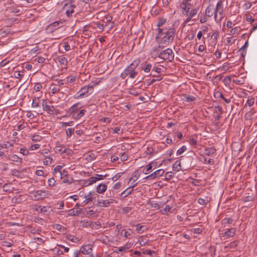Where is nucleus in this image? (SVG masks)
<instances>
[{"mask_svg": "<svg viewBox=\"0 0 257 257\" xmlns=\"http://www.w3.org/2000/svg\"><path fill=\"white\" fill-rule=\"evenodd\" d=\"M175 29L173 27L159 29L157 39H160V44L167 46L172 43L175 36Z\"/></svg>", "mask_w": 257, "mask_h": 257, "instance_id": "nucleus-1", "label": "nucleus"}, {"mask_svg": "<svg viewBox=\"0 0 257 257\" xmlns=\"http://www.w3.org/2000/svg\"><path fill=\"white\" fill-rule=\"evenodd\" d=\"M140 61L139 59H135L133 62L128 65L126 68L129 77L131 79L135 78L138 74V72L135 71V69L138 66Z\"/></svg>", "mask_w": 257, "mask_h": 257, "instance_id": "nucleus-2", "label": "nucleus"}, {"mask_svg": "<svg viewBox=\"0 0 257 257\" xmlns=\"http://www.w3.org/2000/svg\"><path fill=\"white\" fill-rule=\"evenodd\" d=\"M42 101L43 110L44 111L47 112L50 115H57L59 113V110L54 106L48 105L46 99H42Z\"/></svg>", "mask_w": 257, "mask_h": 257, "instance_id": "nucleus-3", "label": "nucleus"}, {"mask_svg": "<svg viewBox=\"0 0 257 257\" xmlns=\"http://www.w3.org/2000/svg\"><path fill=\"white\" fill-rule=\"evenodd\" d=\"M174 54L172 49L167 48L164 50L159 55V58L164 60L172 61L174 59Z\"/></svg>", "mask_w": 257, "mask_h": 257, "instance_id": "nucleus-4", "label": "nucleus"}, {"mask_svg": "<svg viewBox=\"0 0 257 257\" xmlns=\"http://www.w3.org/2000/svg\"><path fill=\"white\" fill-rule=\"evenodd\" d=\"M75 8V5L73 4L72 3H68L64 5L63 10L65 11L67 16L70 17L74 13Z\"/></svg>", "mask_w": 257, "mask_h": 257, "instance_id": "nucleus-5", "label": "nucleus"}, {"mask_svg": "<svg viewBox=\"0 0 257 257\" xmlns=\"http://www.w3.org/2000/svg\"><path fill=\"white\" fill-rule=\"evenodd\" d=\"M164 46H165V45L160 44L159 43V45L153 47L151 51V55L155 57H159V55H160V54L162 53L161 51Z\"/></svg>", "mask_w": 257, "mask_h": 257, "instance_id": "nucleus-6", "label": "nucleus"}, {"mask_svg": "<svg viewBox=\"0 0 257 257\" xmlns=\"http://www.w3.org/2000/svg\"><path fill=\"white\" fill-rule=\"evenodd\" d=\"M89 91L88 90V88L85 86L82 87L81 89L74 95V98L76 99L84 98L86 96V94H89Z\"/></svg>", "mask_w": 257, "mask_h": 257, "instance_id": "nucleus-7", "label": "nucleus"}, {"mask_svg": "<svg viewBox=\"0 0 257 257\" xmlns=\"http://www.w3.org/2000/svg\"><path fill=\"white\" fill-rule=\"evenodd\" d=\"M179 7L182 9L183 13L188 12V11L192 9V5L189 2H182L180 4Z\"/></svg>", "mask_w": 257, "mask_h": 257, "instance_id": "nucleus-8", "label": "nucleus"}, {"mask_svg": "<svg viewBox=\"0 0 257 257\" xmlns=\"http://www.w3.org/2000/svg\"><path fill=\"white\" fill-rule=\"evenodd\" d=\"M81 103L80 102H77L74 104L72 106L70 107L69 109V112L70 115L73 116L76 114V113L78 111L79 109L82 107L80 106Z\"/></svg>", "mask_w": 257, "mask_h": 257, "instance_id": "nucleus-9", "label": "nucleus"}, {"mask_svg": "<svg viewBox=\"0 0 257 257\" xmlns=\"http://www.w3.org/2000/svg\"><path fill=\"white\" fill-rule=\"evenodd\" d=\"M114 200L113 199H109L107 200H103L100 199L98 200L97 201V203L98 205L100 207H108L109 206L111 203H112L114 202Z\"/></svg>", "mask_w": 257, "mask_h": 257, "instance_id": "nucleus-10", "label": "nucleus"}, {"mask_svg": "<svg viewBox=\"0 0 257 257\" xmlns=\"http://www.w3.org/2000/svg\"><path fill=\"white\" fill-rule=\"evenodd\" d=\"M93 245L91 244L83 245L81 248V252L84 254H90L92 250Z\"/></svg>", "mask_w": 257, "mask_h": 257, "instance_id": "nucleus-11", "label": "nucleus"}, {"mask_svg": "<svg viewBox=\"0 0 257 257\" xmlns=\"http://www.w3.org/2000/svg\"><path fill=\"white\" fill-rule=\"evenodd\" d=\"M34 196L37 200H40L46 197L47 193L45 190H38L34 193Z\"/></svg>", "mask_w": 257, "mask_h": 257, "instance_id": "nucleus-12", "label": "nucleus"}, {"mask_svg": "<svg viewBox=\"0 0 257 257\" xmlns=\"http://www.w3.org/2000/svg\"><path fill=\"white\" fill-rule=\"evenodd\" d=\"M138 184V183H135L134 185L128 187L125 190L121 193V195L123 196V198L127 197L128 195L131 194L133 191V188Z\"/></svg>", "mask_w": 257, "mask_h": 257, "instance_id": "nucleus-13", "label": "nucleus"}, {"mask_svg": "<svg viewBox=\"0 0 257 257\" xmlns=\"http://www.w3.org/2000/svg\"><path fill=\"white\" fill-rule=\"evenodd\" d=\"M235 231H236V229L235 228H231V229H229L228 230H227V231L223 232V233H221V236L222 237H232V236H233L235 233Z\"/></svg>", "mask_w": 257, "mask_h": 257, "instance_id": "nucleus-14", "label": "nucleus"}, {"mask_svg": "<svg viewBox=\"0 0 257 257\" xmlns=\"http://www.w3.org/2000/svg\"><path fill=\"white\" fill-rule=\"evenodd\" d=\"M82 211V209L79 208H73L68 210V215L77 216H78Z\"/></svg>", "mask_w": 257, "mask_h": 257, "instance_id": "nucleus-15", "label": "nucleus"}, {"mask_svg": "<svg viewBox=\"0 0 257 257\" xmlns=\"http://www.w3.org/2000/svg\"><path fill=\"white\" fill-rule=\"evenodd\" d=\"M131 247V243H126L125 245L117 247L115 250V252H125L127 251Z\"/></svg>", "mask_w": 257, "mask_h": 257, "instance_id": "nucleus-16", "label": "nucleus"}, {"mask_svg": "<svg viewBox=\"0 0 257 257\" xmlns=\"http://www.w3.org/2000/svg\"><path fill=\"white\" fill-rule=\"evenodd\" d=\"M99 83L100 81H92L88 85L85 86L86 88H88L89 94L92 93L94 86L97 85Z\"/></svg>", "mask_w": 257, "mask_h": 257, "instance_id": "nucleus-17", "label": "nucleus"}, {"mask_svg": "<svg viewBox=\"0 0 257 257\" xmlns=\"http://www.w3.org/2000/svg\"><path fill=\"white\" fill-rule=\"evenodd\" d=\"M53 228L58 231L60 233L64 234L66 232V228L62 225L59 224H55L53 225Z\"/></svg>", "mask_w": 257, "mask_h": 257, "instance_id": "nucleus-18", "label": "nucleus"}, {"mask_svg": "<svg viewBox=\"0 0 257 257\" xmlns=\"http://www.w3.org/2000/svg\"><path fill=\"white\" fill-rule=\"evenodd\" d=\"M92 192H89L88 194H86L84 196V198L85 200L83 202V206L86 205L89 202H91L93 200V197L91 196Z\"/></svg>", "mask_w": 257, "mask_h": 257, "instance_id": "nucleus-19", "label": "nucleus"}, {"mask_svg": "<svg viewBox=\"0 0 257 257\" xmlns=\"http://www.w3.org/2000/svg\"><path fill=\"white\" fill-rule=\"evenodd\" d=\"M224 1V0H219V2H218L216 5L215 11V15H214V19L215 21L217 23L220 22L222 20V17H221L219 20H217L216 19V11L217 10H220V7L222 5L223 2Z\"/></svg>", "mask_w": 257, "mask_h": 257, "instance_id": "nucleus-20", "label": "nucleus"}, {"mask_svg": "<svg viewBox=\"0 0 257 257\" xmlns=\"http://www.w3.org/2000/svg\"><path fill=\"white\" fill-rule=\"evenodd\" d=\"M198 9V8H193L190 11H188V12H186L184 14L187 16L193 18L197 14Z\"/></svg>", "mask_w": 257, "mask_h": 257, "instance_id": "nucleus-21", "label": "nucleus"}, {"mask_svg": "<svg viewBox=\"0 0 257 257\" xmlns=\"http://www.w3.org/2000/svg\"><path fill=\"white\" fill-rule=\"evenodd\" d=\"M63 22L61 21H56L50 24L49 27L53 30H55L62 26Z\"/></svg>", "mask_w": 257, "mask_h": 257, "instance_id": "nucleus-22", "label": "nucleus"}, {"mask_svg": "<svg viewBox=\"0 0 257 257\" xmlns=\"http://www.w3.org/2000/svg\"><path fill=\"white\" fill-rule=\"evenodd\" d=\"M236 245V242H230V243L227 245H224V247L226 249L225 251H228L234 249Z\"/></svg>", "mask_w": 257, "mask_h": 257, "instance_id": "nucleus-23", "label": "nucleus"}, {"mask_svg": "<svg viewBox=\"0 0 257 257\" xmlns=\"http://www.w3.org/2000/svg\"><path fill=\"white\" fill-rule=\"evenodd\" d=\"M106 186L105 184L101 183L97 186L96 191L97 193L101 194L104 192L106 190Z\"/></svg>", "mask_w": 257, "mask_h": 257, "instance_id": "nucleus-24", "label": "nucleus"}, {"mask_svg": "<svg viewBox=\"0 0 257 257\" xmlns=\"http://www.w3.org/2000/svg\"><path fill=\"white\" fill-rule=\"evenodd\" d=\"M215 152L216 150L214 147H210L205 149L204 154L207 156H211L213 155Z\"/></svg>", "mask_w": 257, "mask_h": 257, "instance_id": "nucleus-25", "label": "nucleus"}, {"mask_svg": "<svg viewBox=\"0 0 257 257\" xmlns=\"http://www.w3.org/2000/svg\"><path fill=\"white\" fill-rule=\"evenodd\" d=\"M9 160L12 161L19 163H21L22 162V160H23L21 158L19 157L17 155H12V156H10Z\"/></svg>", "mask_w": 257, "mask_h": 257, "instance_id": "nucleus-26", "label": "nucleus"}, {"mask_svg": "<svg viewBox=\"0 0 257 257\" xmlns=\"http://www.w3.org/2000/svg\"><path fill=\"white\" fill-rule=\"evenodd\" d=\"M57 60L61 65H67L68 64V61L67 58L63 56H60L57 57Z\"/></svg>", "mask_w": 257, "mask_h": 257, "instance_id": "nucleus-27", "label": "nucleus"}, {"mask_svg": "<svg viewBox=\"0 0 257 257\" xmlns=\"http://www.w3.org/2000/svg\"><path fill=\"white\" fill-rule=\"evenodd\" d=\"M152 66L150 63H146L142 67V70L147 73H150L151 70H152Z\"/></svg>", "mask_w": 257, "mask_h": 257, "instance_id": "nucleus-28", "label": "nucleus"}, {"mask_svg": "<svg viewBox=\"0 0 257 257\" xmlns=\"http://www.w3.org/2000/svg\"><path fill=\"white\" fill-rule=\"evenodd\" d=\"M173 170L176 172H178L181 170V162L180 161H176L173 165Z\"/></svg>", "mask_w": 257, "mask_h": 257, "instance_id": "nucleus-29", "label": "nucleus"}, {"mask_svg": "<svg viewBox=\"0 0 257 257\" xmlns=\"http://www.w3.org/2000/svg\"><path fill=\"white\" fill-rule=\"evenodd\" d=\"M30 138L33 142H40L43 139V137L42 136L36 134L31 135L30 136Z\"/></svg>", "mask_w": 257, "mask_h": 257, "instance_id": "nucleus-30", "label": "nucleus"}, {"mask_svg": "<svg viewBox=\"0 0 257 257\" xmlns=\"http://www.w3.org/2000/svg\"><path fill=\"white\" fill-rule=\"evenodd\" d=\"M119 148H118L117 149V153L119 155L121 156V157H120L121 161L123 162V161L127 160L128 159V157L127 154L125 152L119 153Z\"/></svg>", "mask_w": 257, "mask_h": 257, "instance_id": "nucleus-31", "label": "nucleus"}, {"mask_svg": "<svg viewBox=\"0 0 257 257\" xmlns=\"http://www.w3.org/2000/svg\"><path fill=\"white\" fill-rule=\"evenodd\" d=\"M210 201V199L207 197L205 198H199L198 200V203L202 205L207 204Z\"/></svg>", "mask_w": 257, "mask_h": 257, "instance_id": "nucleus-32", "label": "nucleus"}, {"mask_svg": "<svg viewBox=\"0 0 257 257\" xmlns=\"http://www.w3.org/2000/svg\"><path fill=\"white\" fill-rule=\"evenodd\" d=\"M214 96L216 98H221L223 100H224L227 103H229L230 102V99H227L225 98L222 93H221L219 92H217L215 93Z\"/></svg>", "mask_w": 257, "mask_h": 257, "instance_id": "nucleus-33", "label": "nucleus"}, {"mask_svg": "<svg viewBox=\"0 0 257 257\" xmlns=\"http://www.w3.org/2000/svg\"><path fill=\"white\" fill-rule=\"evenodd\" d=\"M40 100L39 97H35L32 103V107H37L40 106Z\"/></svg>", "mask_w": 257, "mask_h": 257, "instance_id": "nucleus-34", "label": "nucleus"}, {"mask_svg": "<svg viewBox=\"0 0 257 257\" xmlns=\"http://www.w3.org/2000/svg\"><path fill=\"white\" fill-rule=\"evenodd\" d=\"M85 112L86 110L84 109H81L77 114L74 115L73 117L76 119H79L84 115Z\"/></svg>", "mask_w": 257, "mask_h": 257, "instance_id": "nucleus-35", "label": "nucleus"}, {"mask_svg": "<svg viewBox=\"0 0 257 257\" xmlns=\"http://www.w3.org/2000/svg\"><path fill=\"white\" fill-rule=\"evenodd\" d=\"M171 207L169 205H166L165 208L160 210V212L162 214H167L168 212H171Z\"/></svg>", "mask_w": 257, "mask_h": 257, "instance_id": "nucleus-36", "label": "nucleus"}, {"mask_svg": "<svg viewBox=\"0 0 257 257\" xmlns=\"http://www.w3.org/2000/svg\"><path fill=\"white\" fill-rule=\"evenodd\" d=\"M62 167H63L61 165L56 166L53 169L52 173H53L54 175L57 176V174H59L62 171Z\"/></svg>", "mask_w": 257, "mask_h": 257, "instance_id": "nucleus-37", "label": "nucleus"}, {"mask_svg": "<svg viewBox=\"0 0 257 257\" xmlns=\"http://www.w3.org/2000/svg\"><path fill=\"white\" fill-rule=\"evenodd\" d=\"M76 77L74 76H69L66 78V82H65L66 84L69 85L75 81Z\"/></svg>", "mask_w": 257, "mask_h": 257, "instance_id": "nucleus-38", "label": "nucleus"}, {"mask_svg": "<svg viewBox=\"0 0 257 257\" xmlns=\"http://www.w3.org/2000/svg\"><path fill=\"white\" fill-rule=\"evenodd\" d=\"M196 99V98L194 96L191 95H186L184 96L183 100L186 102H192L194 101Z\"/></svg>", "mask_w": 257, "mask_h": 257, "instance_id": "nucleus-39", "label": "nucleus"}, {"mask_svg": "<svg viewBox=\"0 0 257 257\" xmlns=\"http://www.w3.org/2000/svg\"><path fill=\"white\" fill-rule=\"evenodd\" d=\"M146 229V227L145 226L141 225L139 224L136 225V231L139 233H142Z\"/></svg>", "mask_w": 257, "mask_h": 257, "instance_id": "nucleus-40", "label": "nucleus"}, {"mask_svg": "<svg viewBox=\"0 0 257 257\" xmlns=\"http://www.w3.org/2000/svg\"><path fill=\"white\" fill-rule=\"evenodd\" d=\"M164 170L163 169H159L154 172V175H155L157 178H159L160 177L163 176L164 173Z\"/></svg>", "mask_w": 257, "mask_h": 257, "instance_id": "nucleus-41", "label": "nucleus"}, {"mask_svg": "<svg viewBox=\"0 0 257 257\" xmlns=\"http://www.w3.org/2000/svg\"><path fill=\"white\" fill-rule=\"evenodd\" d=\"M233 221V220L231 218H225L222 220L221 222L222 224L226 225L232 223Z\"/></svg>", "mask_w": 257, "mask_h": 257, "instance_id": "nucleus-42", "label": "nucleus"}, {"mask_svg": "<svg viewBox=\"0 0 257 257\" xmlns=\"http://www.w3.org/2000/svg\"><path fill=\"white\" fill-rule=\"evenodd\" d=\"M122 231H124V236L126 239H130V236L132 235L133 231L131 229H129L127 230H122Z\"/></svg>", "mask_w": 257, "mask_h": 257, "instance_id": "nucleus-43", "label": "nucleus"}, {"mask_svg": "<svg viewBox=\"0 0 257 257\" xmlns=\"http://www.w3.org/2000/svg\"><path fill=\"white\" fill-rule=\"evenodd\" d=\"M24 76V71H16L14 73V77L16 78L21 79Z\"/></svg>", "mask_w": 257, "mask_h": 257, "instance_id": "nucleus-44", "label": "nucleus"}, {"mask_svg": "<svg viewBox=\"0 0 257 257\" xmlns=\"http://www.w3.org/2000/svg\"><path fill=\"white\" fill-rule=\"evenodd\" d=\"M52 161L53 159L51 157H47L44 159L43 163L45 165H50L52 163Z\"/></svg>", "mask_w": 257, "mask_h": 257, "instance_id": "nucleus-45", "label": "nucleus"}, {"mask_svg": "<svg viewBox=\"0 0 257 257\" xmlns=\"http://www.w3.org/2000/svg\"><path fill=\"white\" fill-rule=\"evenodd\" d=\"M97 181L96 177H92L89 178L87 181L86 182L87 183L88 185H91L93 184V183H95Z\"/></svg>", "mask_w": 257, "mask_h": 257, "instance_id": "nucleus-46", "label": "nucleus"}, {"mask_svg": "<svg viewBox=\"0 0 257 257\" xmlns=\"http://www.w3.org/2000/svg\"><path fill=\"white\" fill-rule=\"evenodd\" d=\"M223 9L222 6L220 7V10L216 11V19L217 20H219L220 18L221 17L222 18V15L223 14Z\"/></svg>", "mask_w": 257, "mask_h": 257, "instance_id": "nucleus-47", "label": "nucleus"}, {"mask_svg": "<svg viewBox=\"0 0 257 257\" xmlns=\"http://www.w3.org/2000/svg\"><path fill=\"white\" fill-rule=\"evenodd\" d=\"M248 41H246L243 46L239 49V51H242L243 52L244 51V54L242 53V57L244 56V55L246 54V51H245V49L248 47Z\"/></svg>", "mask_w": 257, "mask_h": 257, "instance_id": "nucleus-48", "label": "nucleus"}, {"mask_svg": "<svg viewBox=\"0 0 257 257\" xmlns=\"http://www.w3.org/2000/svg\"><path fill=\"white\" fill-rule=\"evenodd\" d=\"M154 163H151L148 164L146 168H145V174H147L149 173V171L152 169L153 168V164Z\"/></svg>", "mask_w": 257, "mask_h": 257, "instance_id": "nucleus-49", "label": "nucleus"}, {"mask_svg": "<svg viewBox=\"0 0 257 257\" xmlns=\"http://www.w3.org/2000/svg\"><path fill=\"white\" fill-rule=\"evenodd\" d=\"M187 150V147L185 146H182L177 152V155H180Z\"/></svg>", "mask_w": 257, "mask_h": 257, "instance_id": "nucleus-50", "label": "nucleus"}, {"mask_svg": "<svg viewBox=\"0 0 257 257\" xmlns=\"http://www.w3.org/2000/svg\"><path fill=\"white\" fill-rule=\"evenodd\" d=\"M254 104V98L252 97L251 98L248 99L245 105H247L249 106H252Z\"/></svg>", "mask_w": 257, "mask_h": 257, "instance_id": "nucleus-51", "label": "nucleus"}, {"mask_svg": "<svg viewBox=\"0 0 257 257\" xmlns=\"http://www.w3.org/2000/svg\"><path fill=\"white\" fill-rule=\"evenodd\" d=\"M72 150L70 149L64 148L63 151H62V154H65L67 155H71L72 154Z\"/></svg>", "mask_w": 257, "mask_h": 257, "instance_id": "nucleus-52", "label": "nucleus"}, {"mask_svg": "<svg viewBox=\"0 0 257 257\" xmlns=\"http://www.w3.org/2000/svg\"><path fill=\"white\" fill-rule=\"evenodd\" d=\"M20 152L24 156H27L29 154V150L27 149L26 148H22L20 149Z\"/></svg>", "mask_w": 257, "mask_h": 257, "instance_id": "nucleus-53", "label": "nucleus"}, {"mask_svg": "<svg viewBox=\"0 0 257 257\" xmlns=\"http://www.w3.org/2000/svg\"><path fill=\"white\" fill-rule=\"evenodd\" d=\"M166 22V20L165 19H160L157 23V26L158 29L160 28L161 26L164 25Z\"/></svg>", "mask_w": 257, "mask_h": 257, "instance_id": "nucleus-54", "label": "nucleus"}, {"mask_svg": "<svg viewBox=\"0 0 257 257\" xmlns=\"http://www.w3.org/2000/svg\"><path fill=\"white\" fill-rule=\"evenodd\" d=\"M74 128H69L66 131L67 136L68 138H70L71 135L74 133Z\"/></svg>", "mask_w": 257, "mask_h": 257, "instance_id": "nucleus-55", "label": "nucleus"}, {"mask_svg": "<svg viewBox=\"0 0 257 257\" xmlns=\"http://www.w3.org/2000/svg\"><path fill=\"white\" fill-rule=\"evenodd\" d=\"M56 183V181L54 178H50L48 181V184L49 186L53 187L55 186Z\"/></svg>", "mask_w": 257, "mask_h": 257, "instance_id": "nucleus-56", "label": "nucleus"}, {"mask_svg": "<svg viewBox=\"0 0 257 257\" xmlns=\"http://www.w3.org/2000/svg\"><path fill=\"white\" fill-rule=\"evenodd\" d=\"M36 210L39 211L40 210L41 212L46 213H47L48 212V209L45 206H39V208L36 209Z\"/></svg>", "mask_w": 257, "mask_h": 257, "instance_id": "nucleus-57", "label": "nucleus"}, {"mask_svg": "<svg viewBox=\"0 0 257 257\" xmlns=\"http://www.w3.org/2000/svg\"><path fill=\"white\" fill-rule=\"evenodd\" d=\"M205 13L208 17H210L213 15V12H212L211 9H210L209 7H207L205 10Z\"/></svg>", "mask_w": 257, "mask_h": 257, "instance_id": "nucleus-58", "label": "nucleus"}, {"mask_svg": "<svg viewBox=\"0 0 257 257\" xmlns=\"http://www.w3.org/2000/svg\"><path fill=\"white\" fill-rule=\"evenodd\" d=\"M40 147V145L39 144H34V145H32L29 147V149L31 151H34V150H37V149H39Z\"/></svg>", "mask_w": 257, "mask_h": 257, "instance_id": "nucleus-59", "label": "nucleus"}, {"mask_svg": "<svg viewBox=\"0 0 257 257\" xmlns=\"http://www.w3.org/2000/svg\"><path fill=\"white\" fill-rule=\"evenodd\" d=\"M161 70H162L161 67L155 66L153 67L152 72L154 71L155 72H156L158 74H159L161 73Z\"/></svg>", "mask_w": 257, "mask_h": 257, "instance_id": "nucleus-60", "label": "nucleus"}, {"mask_svg": "<svg viewBox=\"0 0 257 257\" xmlns=\"http://www.w3.org/2000/svg\"><path fill=\"white\" fill-rule=\"evenodd\" d=\"M198 16L200 17V22L201 23H204L207 21V18L204 15H201L200 16V14H199Z\"/></svg>", "mask_w": 257, "mask_h": 257, "instance_id": "nucleus-61", "label": "nucleus"}, {"mask_svg": "<svg viewBox=\"0 0 257 257\" xmlns=\"http://www.w3.org/2000/svg\"><path fill=\"white\" fill-rule=\"evenodd\" d=\"M65 146L63 145H60L59 146H57L56 147V151L58 152H61L62 153V151H63Z\"/></svg>", "mask_w": 257, "mask_h": 257, "instance_id": "nucleus-62", "label": "nucleus"}, {"mask_svg": "<svg viewBox=\"0 0 257 257\" xmlns=\"http://www.w3.org/2000/svg\"><path fill=\"white\" fill-rule=\"evenodd\" d=\"M60 88L57 87H54L51 89V93L53 94H55L60 91Z\"/></svg>", "mask_w": 257, "mask_h": 257, "instance_id": "nucleus-63", "label": "nucleus"}, {"mask_svg": "<svg viewBox=\"0 0 257 257\" xmlns=\"http://www.w3.org/2000/svg\"><path fill=\"white\" fill-rule=\"evenodd\" d=\"M60 178H63L68 175V172L67 171L64 170L63 171H61V172L59 173Z\"/></svg>", "mask_w": 257, "mask_h": 257, "instance_id": "nucleus-64", "label": "nucleus"}]
</instances>
